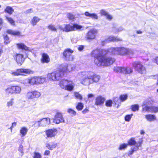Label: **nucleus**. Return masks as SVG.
Listing matches in <instances>:
<instances>
[{"instance_id":"nucleus-1","label":"nucleus","mask_w":158,"mask_h":158,"mask_svg":"<svg viewBox=\"0 0 158 158\" xmlns=\"http://www.w3.org/2000/svg\"><path fill=\"white\" fill-rule=\"evenodd\" d=\"M109 52L108 50L99 49L93 50L91 53V56L95 58V63L98 66H107L114 62L115 59L110 57H107Z\"/></svg>"},{"instance_id":"nucleus-2","label":"nucleus","mask_w":158,"mask_h":158,"mask_svg":"<svg viewBox=\"0 0 158 158\" xmlns=\"http://www.w3.org/2000/svg\"><path fill=\"white\" fill-rule=\"evenodd\" d=\"M77 77L80 79L81 83L84 85H89L94 83L98 82L100 78L99 76L91 71L79 73Z\"/></svg>"},{"instance_id":"nucleus-3","label":"nucleus","mask_w":158,"mask_h":158,"mask_svg":"<svg viewBox=\"0 0 158 158\" xmlns=\"http://www.w3.org/2000/svg\"><path fill=\"white\" fill-rule=\"evenodd\" d=\"M73 69V65L67 64H63L61 65L60 69L51 74H48L47 77L49 79H51L53 81H58L64 75V72H69Z\"/></svg>"},{"instance_id":"nucleus-4","label":"nucleus","mask_w":158,"mask_h":158,"mask_svg":"<svg viewBox=\"0 0 158 158\" xmlns=\"http://www.w3.org/2000/svg\"><path fill=\"white\" fill-rule=\"evenodd\" d=\"M142 143V141L141 140L136 142L134 138H132L130 139L128 141L127 144L128 145H135V146L131 148L127 153V155L130 156L133 154L135 151L138 150L139 147L141 146Z\"/></svg>"},{"instance_id":"nucleus-5","label":"nucleus","mask_w":158,"mask_h":158,"mask_svg":"<svg viewBox=\"0 0 158 158\" xmlns=\"http://www.w3.org/2000/svg\"><path fill=\"white\" fill-rule=\"evenodd\" d=\"M109 51L113 54L124 55L127 54V48L123 47H112L109 49Z\"/></svg>"},{"instance_id":"nucleus-6","label":"nucleus","mask_w":158,"mask_h":158,"mask_svg":"<svg viewBox=\"0 0 158 158\" xmlns=\"http://www.w3.org/2000/svg\"><path fill=\"white\" fill-rule=\"evenodd\" d=\"M65 24V29L64 31L68 32L74 31L75 30H82L83 27L77 24H74L73 25L70 24Z\"/></svg>"},{"instance_id":"nucleus-7","label":"nucleus","mask_w":158,"mask_h":158,"mask_svg":"<svg viewBox=\"0 0 158 158\" xmlns=\"http://www.w3.org/2000/svg\"><path fill=\"white\" fill-rule=\"evenodd\" d=\"M132 65L135 71L140 74H144L146 70L145 68L139 61H135L133 63Z\"/></svg>"},{"instance_id":"nucleus-8","label":"nucleus","mask_w":158,"mask_h":158,"mask_svg":"<svg viewBox=\"0 0 158 158\" xmlns=\"http://www.w3.org/2000/svg\"><path fill=\"white\" fill-rule=\"evenodd\" d=\"M114 70L116 72H119L125 74H130L133 72L132 69L129 67L122 68L116 67H114Z\"/></svg>"},{"instance_id":"nucleus-9","label":"nucleus","mask_w":158,"mask_h":158,"mask_svg":"<svg viewBox=\"0 0 158 158\" xmlns=\"http://www.w3.org/2000/svg\"><path fill=\"white\" fill-rule=\"evenodd\" d=\"M73 51L70 49H65L63 53V58L66 60H73V56L72 55Z\"/></svg>"},{"instance_id":"nucleus-10","label":"nucleus","mask_w":158,"mask_h":158,"mask_svg":"<svg viewBox=\"0 0 158 158\" xmlns=\"http://www.w3.org/2000/svg\"><path fill=\"white\" fill-rule=\"evenodd\" d=\"M53 122L57 124L65 122L61 113L60 112L56 113L53 119Z\"/></svg>"},{"instance_id":"nucleus-11","label":"nucleus","mask_w":158,"mask_h":158,"mask_svg":"<svg viewBox=\"0 0 158 158\" xmlns=\"http://www.w3.org/2000/svg\"><path fill=\"white\" fill-rule=\"evenodd\" d=\"M40 95V93L37 91L29 92L27 94V98L28 99H34L35 98H38Z\"/></svg>"},{"instance_id":"nucleus-12","label":"nucleus","mask_w":158,"mask_h":158,"mask_svg":"<svg viewBox=\"0 0 158 158\" xmlns=\"http://www.w3.org/2000/svg\"><path fill=\"white\" fill-rule=\"evenodd\" d=\"M97 33V30L96 29H91L86 34L85 37L88 40L94 39L95 38V35Z\"/></svg>"},{"instance_id":"nucleus-13","label":"nucleus","mask_w":158,"mask_h":158,"mask_svg":"<svg viewBox=\"0 0 158 158\" xmlns=\"http://www.w3.org/2000/svg\"><path fill=\"white\" fill-rule=\"evenodd\" d=\"M46 135L48 138H52L55 137L57 133L56 129L53 128L47 130L45 131Z\"/></svg>"},{"instance_id":"nucleus-14","label":"nucleus","mask_w":158,"mask_h":158,"mask_svg":"<svg viewBox=\"0 0 158 158\" xmlns=\"http://www.w3.org/2000/svg\"><path fill=\"white\" fill-rule=\"evenodd\" d=\"M122 40L120 38L113 36H110L108 38L105 39V40L102 41L101 45L102 46H104L106 43L110 41H121Z\"/></svg>"},{"instance_id":"nucleus-15","label":"nucleus","mask_w":158,"mask_h":158,"mask_svg":"<svg viewBox=\"0 0 158 158\" xmlns=\"http://www.w3.org/2000/svg\"><path fill=\"white\" fill-rule=\"evenodd\" d=\"M38 123L39 126L44 127L50 124V119L49 118H44L40 121L35 122V123Z\"/></svg>"},{"instance_id":"nucleus-16","label":"nucleus","mask_w":158,"mask_h":158,"mask_svg":"<svg viewBox=\"0 0 158 158\" xmlns=\"http://www.w3.org/2000/svg\"><path fill=\"white\" fill-rule=\"evenodd\" d=\"M31 72V71L29 69H17L16 72L13 73L12 74L15 76H18L22 75V73L29 74Z\"/></svg>"},{"instance_id":"nucleus-17","label":"nucleus","mask_w":158,"mask_h":158,"mask_svg":"<svg viewBox=\"0 0 158 158\" xmlns=\"http://www.w3.org/2000/svg\"><path fill=\"white\" fill-rule=\"evenodd\" d=\"M143 109L146 111L156 113L158 112V107L146 106L143 107Z\"/></svg>"},{"instance_id":"nucleus-18","label":"nucleus","mask_w":158,"mask_h":158,"mask_svg":"<svg viewBox=\"0 0 158 158\" xmlns=\"http://www.w3.org/2000/svg\"><path fill=\"white\" fill-rule=\"evenodd\" d=\"M15 58L17 63L20 65L22 64L24 60L23 59V56L22 54H17Z\"/></svg>"},{"instance_id":"nucleus-19","label":"nucleus","mask_w":158,"mask_h":158,"mask_svg":"<svg viewBox=\"0 0 158 158\" xmlns=\"http://www.w3.org/2000/svg\"><path fill=\"white\" fill-rule=\"evenodd\" d=\"M74 84L72 81H69L64 89L68 91H72L74 87Z\"/></svg>"},{"instance_id":"nucleus-20","label":"nucleus","mask_w":158,"mask_h":158,"mask_svg":"<svg viewBox=\"0 0 158 158\" xmlns=\"http://www.w3.org/2000/svg\"><path fill=\"white\" fill-rule=\"evenodd\" d=\"M50 61V59L48 55L45 53H43L42 55V58L41 59V62L43 63H48Z\"/></svg>"},{"instance_id":"nucleus-21","label":"nucleus","mask_w":158,"mask_h":158,"mask_svg":"<svg viewBox=\"0 0 158 158\" xmlns=\"http://www.w3.org/2000/svg\"><path fill=\"white\" fill-rule=\"evenodd\" d=\"M105 100L104 98L101 96H99L96 98L95 104L97 105L102 104L104 103Z\"/></svg>"},{"instance_id":"nucleus-22","label":"nucleus","mask_w":158,"mask_h":158,"mask_svg":"<svg viewBox=\"0 0 158 158\" xmlns=\"http://www.w3.org/2000/svg\"><path fill=\"white\" fill-rule=\"evenodd\" d=\"M57 145V143L53 142H51L49 143H47L46 144V147L49 149L51 150H52L54 148H56Z\"/></svg>"},{"instance_id":"nucleus-23","label":"nucleus","mask_w":158,"mask_h":158,"mask_svg":"<svg viewBox=\"0 0 158 158\" xmlns=\"http://www.w3.org/2000/svg\"><path fill=\"white\" fill-rule=\"evenodd\" d=\"M85 15L87 17H89L93 19H98V17L97 15L95 13H90L88 12H85L84 13Z\"/></svg>"},{"instance_id":"nucleus-24","label":"nucleus","mask_w":158,"mask_h":158,"mask_svg":"<svg viewBox=\"0 0 158 158\" xmlns=\"http://www.w3.org/2000/svg\"><path fill=\"white\" fill-rule=\"evenodd\" d=\"M145 118L148 121L150 122L156 120V118L155 116L152 114L146 115H145Z\"/></svg>"},{"instance_id":"nucleus-25","label":"nucleus","mask_w":158,"mask_h":158,"mask_svg":"<svg viewBox=\"0 0 158 158\" xmlns=\"http://www.w3.org/2000/svg\"><path fill=\"white\" fill-rule=\"evenodd\" d=\"M17 45L18 48L19 49H21L25 51H28L29 50V48L23 43L17 44Z\"/></svg>"},{"instance_id":"nucleus-26","label":"nucleus","mask_w":158,"mask_h":158,"mask_svg":"<svg viewBox=\"0 0 158 158\" xmlns=\"http://www.w3.org/2000/svg\"><path fill=\"white\" fill-rule=\"evenodd\" d=\"M69 81L67 80H62L60 81V85L62 88L64 89Z\"/></svg>"},{"instance_id":"nucleus-27","label":"nucleus","mask_w":158,"mask_h":158,"mask_svg":"<svg viewBox=\"0 0 158 158\" xmlns=\"http://www.w3.org/2000/svg\"><path fill=\"white\" fill-rule=\"evenodd\" d=\"M14 94H19L20 93L21 89L20 87L18 86H12Z\"/></svg>"},{"instance_id":"nucleus-28","label":"nucleus","mask_w":158,"mask_h":158,"mask_svg":"<svg viewBox=\"0 0 158 158\" xmlns=\"http://www.w3.org/2000/svg\"><path fill=\"white\" fill-rule=\"evenodd\" d=\"M14 11V10L12 7L10 6H7L4 10V12L5 13H8L10 15H11Z\"/></svg>"},{"instance_id":"nucleus-29","label":"nucleus","mask_w":158,"mask_h":158,"mask_svg":"<svg viewBox=\"0 0 158 158\" xmlns=\"http://www.w3.org/2000/svg\"><path fill=\"white\" fill-rule=\"evenodd\" d=\"M28 130V129L26 127H22L20 130V133L21 135V136L23 137L26 135Z\"/></svg>"},{"instance_id":"nucleus-30","label":"nucleus","mask_w":158,"mask_h":158,"mask_svg":"<svg viewBox=\"0 0 158 158\" xmlns=\"http://www.w3.org/2000/svg\"><path fill=\"white\" fill-rule=\"evenodd\" d=\"M6 32L8 34L14 35H20V32L17 31H13L11 30H8L6 31Z\"/></svg>"},{"instance_id":"nucleus-31","label":"nucleus","mask_w":158,"mask_h":158,"mask_svg":"<svg viewBox=\"0 0 158 158\" xmlns=\"http://www.w3.org/2000/svg\"><path fill=\"white\" fill-rule=\"evenodd\" d=\"M153 103V101L151 99V98H148L147 100L145 101L143 104V107L145 106H148V105H152Z\"/></svg>"},{"instance_id":"nucleus-32","label":"nucleus","mask_w":158,"mask_h":158,"mask_svg":"<svg viewBox=\"0 0 158 158\" xmlns=\"http://www.w3.org/2000/svg\"><path fill=\"white\" fill-rule=\"evenodd\" d=\"M12 86H10L5 89L6 94L7 95L12 94H14Z\"/></svg>"},{"instance_id":"nucleus-33","label":"nucleus","mask_w":158,"mask_h":158,"mask_svg":"<svg viewBox=\"0 0 158 158\" xmlns=\"http://www.w3.org/2000/svg\"><path fill=\"white\" fill-rule=\"evenodd\" d=\"M36 77V84H41L44 83L45 81V78L42 77Z\"/></svg>"},{"instance_id":"nucleus-34","label":"nucleus","mask_w":158,"mask_h":158,"mask_svg":"<svg viewBox=\"0 0 158 158\" xmlns=\"http://www.w3.org/2000/svg\"><path fill=\"white\" fill-rule=\"evenodd\" d=\"M40 20V19L38 17H34L31 20V23L33 26H34Z\"/></svg>"},{"instance_id":"nucleus-35","label":"nucleus","mask_w":158,"mask_h":158,"mask_svg":"<svg viewBox=\"0 0 158 158\" xmlns=\"http://www.w3.org/2000/svg\"><path fill=\"white\" fill-rule=\"evenodd\" d=\"M5 17L8 22L11 25H14L15 24V22L11 18L7 16H6Z\"/></svg>"},{"instance_id":"nucleus-36","label":"nucleus","mask_w":158,"mask_h":158,"mask_svg":"<svg viewBox=\"0 0 158 158\" xmlns=\"http://www.w3.org/2000/svg\"><path fill=\"white\" fill-rule=\"evenodd\" d=\"M139 106L138 104H134L131 106V108L133 111L135 112L139 110Z\"/></svg>"},{"instance_id":"nucleus-37","label":"nucleus","mask_w":158,"mask_h":158,"mask_svg":"<svg viewBox=\"0 0 158 158\" xmlns=\"http://www.w3.org/2000/svg\"><path fill=\"white\" fill-rule=\"evenodd\" d=\"M123 29H124L122 27H120L118 28H116L114 26L113 28V31L114 32H117L121 31L123 30Z\"/></svg>"},{"instance_id":"nucleus-38","label":"nucleus","mask_w":158,"mask_h":158,"mask_svg":"<svg viewBox=\"0 0 158 158\" xmlns=\"http://www.w3.org/2000/svg\"><path fill=\"white\" fill-rule=\"evenodd\" d=\"M84 107V105L81 102H78L76 106V108L78 110H81Z\"/></svg>"},{"instance_id":"nucleus-39","label":"nucleus","mask_w":158,"mask_h":158,"mask_svg":"<svg viewBox=\"0 0 158 158\" xmlns=\"http://www.w3.org/2000/svg\"><path fill=\"white\" fill-rule=\"evenodd\" d=\"M121 102L119 98H115L114 100V103L115 105H117L118 106H119L121 104Z\"/></svg>"},{"instance_id":"nucleus-40","label":"nucleus","mask_w":158,"mask_h":158,"mask_svg":"<svg viewBox=\"0 0 158 158\" xmlns=\"http://www.w3.org/2000/svg\"><path fill=\"white\" fill-rule=\"evenodd\" d=\"M36 77H35L31 78L29 80V82L32 85H34L36 84Z\"/></svg>"},{"instance_id":"nucleus-41","label":"nucleus","mask_w":158,"mask_h":158,"mask_svg":"<svg viewBox=\"0 0 158 158\" xmlns=\"http://www.w3.org/2000/svg\"><path fill=\"white\" fill-rule=\"evenodd\" d=\"M127 94H123L120 96L119 98L122 102H124L127 99Z\"/></svg>"},{"instance_id":"nucleus-42","label":"nucleus","mask_w":158,"mask_h":158,"mask_svg":"<svg viewBox=\"0 0 158 158\" xmlns=\"http://www.w3.org/2000/svg\"><path fill=\"white\" fill-rule=\"evenodd\" d=\"M14 98H11L9 101L7 102V106L8 107H9L10 106H12L14 103Z\"/></svg>"},{"instance_id":"nucleus-43","label":"nucleus","mask_w":158,"mask_h":158,"mask_svg":"<svg viewBox=\"0 0 158 158\" xmlns=\"http://www.w3.org/2000/svg\"><path fill=\"white\" fill-rule=\"evenodd\" d=\"M128 146L127 144L124 143L120 145L118 149L120 150H122L126 148Z\"/></svg>"},{"instance_id":"nucleus-44","label":"nucleus","mask_w":158,"mask_h":158,"mask_svg":"<svg viewBox=\"0 0 158 158\" xmlns=\"http://www.w3.org/2000/svg\"><path fill=\"white\" fill-rule=\"evenodd\" d=\"M75 97L76 99L81 100L82 99V96L78 92H75L74 93Z\"/></svg>"},{"instance_id":"nucleus-45","label":"nucleus","mask_w":158,"mask_h":158,"mask_svg":"<svg viewBox=\"0 0 158 158\" xmlns=\"http://www.w3.org/2000/svg\"><path fill=\"white\" fill-rule=\"evenodd\" d=\"M33 158H42V156L40 153L37 152H34Z\"/></svg>"},{"instance_id":"nucleus-46","label":"nucleus","mask_w":158,"mask_h":158,"mask_svg":"<svg viewBox=\"0 0 158 158\" xmlns=\"http://www.w3.org/2000/svg\"><path fill=\"white\" fill-rule=\"evenodd\" d=\"M133 115V114H128L126 115L125 117V121L127 122H129Z\"/></svg>"},{"instance_id":"nucleus-47","label":"nucleus","mask_w":158,"mask_h":158,"mask_svg":"<svg viewBox=\"0 0 158 158\" xmlns=\"http://www.w3.org/2000/svg\"><path fill=\"white\" fill-rule=\"evenodd\" d=\"M23 146L22 145L20 144V145L19 146V148L18 150L20 152L21 154V156H22L24 152H23Z\"/></svg>"},{"instance_id":"nucleus-48","label":"nucleus","mask_w":158,"mask_h":158,"mask_svg":"<svg viewBox=\"0 0 158 158\" xmlns=\"http://www.w3.org/2000/svg\"><path fill=\"white\" fill-rule=\"evenodd\" d=\"M112 101L111 100H109L106 102L105 105L107 106L110 107L112 106Z\"/></svg>"},{"instance_id":"nucleus-49","label":"nucleus","mask_w":158,"mask_h":158,"mask_svg":"<svg viewBox=\"0 0 158 158\" xmlns=\"http://www.w3.org/2000/svg\"><path fill=\"white\" fill-rule=\"evenodd\" d=\"M67 15L69 20H73L74 18V16L71 13H68Z\"/></svg>"},{"instance_id":"nucleus-50","label":"nucleus","mask_w":158,"mask_h":158,"mask_svg":"<svg viewBox=\"0 0 158 158\" xmlns=\"http://www.w3.org/2000/svg\"><path fill=\"white\" fill-rule=\"evenodd\" d=\"M4 43L6 44H7L9 43V40L8 37L7 35L4 36Z\"/></svg>"},{"instance_id":"nucleus-51","label":"nucleus","mask_w":158,"mask_h":158,"mask_svg":"<svg viewBox=\"0 0 158 158\" xmlns=\"http://www.w3.org/2000/svg\"><path fill=\"white\" fill-rule=\"evenodd\" d=\"M100 13L102 15L106 16L108 13L105 10L102 9L100 10Z\"/></svg>"},{"instance_id":"nucleus-52","label":"nucleus","mask_w":158,"mask_h":158,"mask_svg":"<svg viewBox=\"0 0 158 158\" xmlns=\"http://www.w3.org/2000/svg\"><path fill=\"white\" fill-rule=\"evenodd\" d=\"M68 112L70 114L75 115L76 114V112L72 109H69L68 110Z\"/></svg>"},{"instance_id":"nucleus-53","label":"nucleus","mask_w":158,"mask_h":158,"mask_svg":"<svg viewBox=\"0 0 158 158\" xmlns=\"http://www.w3.org/2000/svg\"><path fill=\"white\" fill-rule=\"evenodd\" d=\"M48 28L49 29L52 31H56V28L54 27L53 25H50L48 26Z\"/></svg>"},{"instance_id":"nucleus-54","label":"nucleus","mask_w":158,"mask_h":158,"mask_svg":"<svg viewBox=\"0 0 158 158\" xmlns=\"http://www.w3.org/2000/svg\"><path fill=\"white\" fill-rule=\"evenodd\" d=\"M134 52L132 50L129 49H127V52L126 55H128L129 56L132 55L134 54Z\"/></svg>"},{"instance_id":"nucleus-55","label":"nucleus","mask_w":158,"mask_h":158,"mask_svg":"<svg viewBox=\"0 0 158 158\" xmlns=\"http://www.w3.org/2000/svg\"><path fill=\"white\" fill-rule=\"evenodd\" d=\"M106 19L108 20H110L112 19V16L108 14L107 15H106Z\"/></svg>"},{"instance_id":"nucleus-56","label":"nucleus","mask_w":158,"mask_h":158,"mask_svg":"<svg viewBox=\"0 0 158 158\" xmlns=\"http://www.w3.org/2000/svg\"><path fill=\"white\" fill-rule=\"evenodd\" d=\"M58 28L60 29L61 30H62L64 31V29H65V24H64L63 26L61 25L58 26Z\"/></svg>"},{"instance_id":"nucleus-57","label":"nucleus","mask_w":158,"mask_h":158,"mask_svg":"<svg viewBox=\"0 0 158 158\" xmlns=\"http://www.w3.org/2000/svg\"><path fill=\"white\" fill-rule=\"evenodd\" d=\"M50 154V152L49 150H46L44 152V156H49Z\"/></svg>"},{"instance_id":"nucleus-58","label":"nucleus","mask_w":158,"mask_h":158,"mask_svg":"<svg viewBox=\"0 0 158 158\" xmlns=\"http://www.w3.org/2000/svg\"><path fill=\"white\" fill-rule=\"evenodd\" d=\"M32 12V10L31 9H29L26 11L24 13L25 14H28Z\"/></svg>"},{"instance_id":"nucleus-59","label":"nucleus","mask_w":158,"mask_h":158,"mask_svg":"<svg viewBox=\"0 0 158 158\" xmlns=\"http://www.w3.org/2000/svg\"><path fill=\"white\" fill-rule=\"evenodd\" d=\"M84 48V46L83 45H80L78 48V49L80 51H81Z\"/></svg>"},{"instance_id":"nucleus-60","label":"nucleus","mask_w":158,"mask_h":158,"mask_svg":"<svg viewBox=\"0 0 158 158\" xmlns=\"http://www.w3.org/2000/svg\"><path fill=\"white\" fill-rule=\"evenodd\" d=\"M94 95L91 94H89L88 95V99H90L94 97Z\"/></svg>"},{"instance_id":"nucleus-61","label":"nucleus","mask_w":158,"mask_h":158,"mask_svg":"<svg viewBox=\"0 0 158 158\" xmlns=\"http://www.w3.org/2000/svg\"><path fill=\"white\" fill-rule=\"evenodd\" d=\"M88 111H89V110L88 109L86 108V109H85L84 110L82 111V113L83 114H85L88 112Z\"/></svg>"},{"instance_id":"nucleus-62","label":"nucleus","mask_w":158,"mask_h":158,"mask_svg":"<svg viewBox=\"0 0 158 158\" xmlns=\"http://www.w3.org/2000/svg\"><path fill=\"white\" fill-rule=\"evenodd\" d=\"M16 125V122H14L12 123V126L14 127H15Z\"/></svg>"},{"instance_id":"nucleus-63","label":"nucleus","mask_w":158,"mask_h":158,"mask_svg":"<svg viewBox=\"0 0 158 158\" xmlns=\"http://www.w3.org/2000/svg\"><path fill=\"white\" fill-rule=\"evenodd\" d=\"M3 23V20L2 18H0V25H1Z\"/></svg>"},{"instance_id":"nucleus-64","label":"nucleus","mask_w":158,"mask_h":158,"mask_svg":"<svg viewBox=\"0 0 158 158\" xmlns=\"http://www.w3.org/2000/svg\"><path fill=\"white\" fill-rule=\"evenodd\" d=\"M155 61L156 63L158 64V57H156L155 59Z\"/></svg>"}]
</instances>
